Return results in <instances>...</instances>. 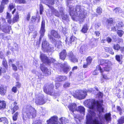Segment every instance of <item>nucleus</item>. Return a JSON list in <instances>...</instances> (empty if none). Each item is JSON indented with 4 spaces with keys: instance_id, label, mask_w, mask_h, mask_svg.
Here are the masks:
<instances>
[{
    "instance_id": "4be33fe9",
    "label": "nucleus",
    "mask_w": 124,
    "mask_h": 124,
    "mask_svg": "<svg viewBox=\"0 0 124 124\" xmlns=\"http://www.w3.org/2000/svg\"><path fill=\"white\" fill-rule=\"evenodd\" d=\"M76 110L77 111L80 112L81 113H82L83 115H84L85 109L84 107L81 106H79L77 108Z\"/></svg>"
},
{
    "instance_id": "4d7b16f0",
    "label": "nucleus",
    "mask_w": 124,
    "mask_h": 124,
    "mask_svg": "<svg viewBox=\"0 0 124 124\" xmlns=\"http://www.w3.org/2000/svg\"><path fill=\"white\" fill-rule=\"evenodd\" d=\"M101 25L100 23H96L95 25V28L96 29H97Z\"/></svg>"
},
{
    "instance_id": "37998d69",
    "label": "nucleus",
    "mask_w": 124,
    "mask_h": 124,
    "mask_svg": "<svg viewBox=\"0 0 124 124\" xmlns=\"http://www.w3.org/2000/svg\"><path fill=\"white\" fill-rule=\"evenodd\" d=\"M18 114V113L17 112L14 114L13 117V119L14 121H16V120Z\"/></svg>"
},
{
    "instance_id": "79ce46f5",
    "label": "nucleus",
    "mask_w": 124,
    "mask_h": 124,
    "mask_svg": "<svg viewBox=\"0 0 124 124\" xmlns=\"http://www.w3.org/2000/svg\"><path fill=\"white\" fill-rule=\"evenodd\" d=\"M15 2L18 3H25L26 1L24 0H15Z\"/></svg>"
},
{
    "instance_id": "9b49d317",
    "label": "nucleus",
    "mask_w": 124,
    "mask_h": 124,
    "mask_svg": "<svg viewBox=\"0 0 124 124\" xmlns=\"http://www.w3.org/2000/svg\"><path fill=\"white\" fill-rule=\"evenodd\" d=\"M54 38H59L60 37L57 32L54 30H52L51 31V35L49 36L50 39L54 41L55 40V39Z\"/></svg>"
},
{
    "instance_id": "2f4dec72",
    "label": "nucleus",
    "mask_w": 124,
    "mask_h": 124,
    "mask_svg": "<svg viewBox=\"0 0 124 124\" xmlns=\"http://www.w3.org/2000/svg\"><path fill=\"white\" fill-rule=\"evenodd\" d=\"M116 59L117 61L119 62L122 63V62H121V60L123 59V56L122 55H117L116 56Z\"/></svg>"
},
{
    "instance_id": "412c9836",
    "label": "nucleus",
    "mask_w": 124,
    "mask_h": 124,
    "mask_svg": "<svg viewBox=\"0 0 124 124\" xmlns=\"http://www.w3.org/2000/svg\"><path fill=\"white\" fill-rule=\"evenodd\" d=\"M17 102H15L14 103V107L13 106H10L11 108V110H12L13 112V113H14L18 109V105H17Z\"/></svg>"
},
{
    "instance_id": "b1692460",
    "label": "nucleus",
    "mask_w": 124,
    "mask_h": 124,
    "mask_svg": "<svg viewBox=\"0 0 124 124\" xmlns=\"http://www.w3.org/2000/svg\"><path fill=\"white\" fill-rule=\"evenodd\" d=\"M113 10L114 12L117 14H118L122 12V10L119 7L116 8Z\"/></svg>"
},
{
    "instance_id": "dca6fc26",
    "label": "nucleus",
    "mask_w": 124,
    "mask_h": 124,
    "mask_svg": "<svg viewBox=\"0 0 124 124\" xmlns=\"http://www.w3.org/2000/svg\"><path fill=\"white\" fill-rule=\"evenodd\" d=\"M50 8L51 10L52 13L54 14L55 16L57 17L60 16V14L58 11L53 7H50L49 5L46 4Z\"/></svg>"
},
{
    "instance_id": "4c0bfd02",
    "label": "nucleus",
    "mask_w": 124,
    "mask_h": 124,
    "mask_svg": "<svg viewBox=\"0 0 124 124\" xmlns=\"http://www.w3.org/2000/svg\"><path fill=\"white\" fill-rule=\"evenodd\" d=\"M117 33L119 36L121 37L122 36L124 33V31L122 30H118L117 31Z\"/></svg>"
},
{
    "instance_id": "c756f323",
    "label": "nucleus",
    "mask_w": 124,
    "mask_h": 124,
    "mask_svg": "<svg viewBox=\"0 0 124 124\" xmlns=\"http://www.w3.org/2000/svg\"><path fill=\"white\" fill-rule=\"evenodd\" d=\"M61 41H57L56 44H55V46L57 47L58 48L61 49L62 48V44Z\"/></svg>"
},
{
    "instance_id": "c03bdc74",
    "label": "nucleus",
    "mask_w": 124,
    "mask_h": 124,
    "mask_svg": "<svg viewBox=\"0 0 124 124\" xmlns=\"http://www.w3.org/2000/svg\"><path fill=\"white\" fill-rule=\"evenodd\" d=\"M2 64L3 66L5 68H6L8 67V65H7V62L5 59L3 60L2 62Z\"/></svg>"
},
{
    "instance_id": "aec40b11",
    "label": "nucleus",
    "mask_w": 124,
    "mask_h": 124,
    "mask_svg": "<svg viewBox=\"0 0 124 124\" xmlns=\"http://www.w3.org/2000/svg\"><path fill=\"white\" fill-rule=\"evenodd\" d=\"M98 70L99 71L101 74L102 73L103 71H104L101 69L100 66L98 65L96 67V70L94 71L93 73V75H97L98 73L97 71Z\"/></svg>"
},
{
    "instance_id": "e2e57ef3",
    "label": "nucleus",
    "mask_w": 124,
    "mask_h": 124,
    "mask_svg": "<svg viewBox=\"0 0 124 124\" xmlns=\"http://www.w3.org/2000/svg\"><path fill=\"white\" fill-rule=\"evenodd\" d=\"M106 40L108 43H109L111 42L112 39L109 37H108L106 39Z\"/></svg>"
},
{
    "instance_id": "f03ea898",
    "label": "nucleus",
    "mask_w": 124,
    "mask_h": 124,
    "mask_svg": "<svg viewBox=\"0 0 124 124\" xmlns=\"http://www.w3.org/2000/svg\"><path fill=\"white\" fill-rule=\"evenodd\" d=\"M23 118L24 120H26L27 119L34 118L36 115L35 109L30 105L26 106L23 109Z\"/></svg>"
},
{
    "instance_id": "6ab92c4d",
    "label": "nucleus",
    "mask_w": 124,
    "mask_h": 124,
    "mask_svg": "<svg viewBox=\"0 0 124 124\" xmlns=\"http://www.w3.org/2000/svg\"><path fill=\"white\" fill-rule=\"evenodd\" d=\"M68 107L69 109L73 113L74 110L76 109V105L75 103H71L69 105Z\"/></svg>"
},
{
    "instance_id": "774afa93",
    "label": "nucleus",
    "mask_w": 124,
    "mask_h": 124,
    "mask_svg": "<svg viewBox=\"0 0 124 124\" xmlns=\"http://www.w3.org/2000/svg\"><path fill=\"white\" fill-rule=\"evenodd\" d=\"M4 56L3 55V53L2 52H0V57L1 58H3Z\"/></svg>"
},
{
    "instance_id": "7ed1b4c3",
    "label": "nucleus",
    "mask_w": 124,
    "mask_h": 124,
    "mask_svg": "<svg viewBox=\"0 0 124 124\" xmlns=\"http://www.w3.org/2000/svg\"><path fill=\"white\" fill-rule=\"evenodd\" d=\"M67 120L64 117L61 118L60 119V122L57 121L58 117L57 116H55L52 117L47 121L48 124H66V121Z\"/></svg>"
},
{
    "instance_id": "7c9ffc66",
    "label": "nucleus",
    "mask_w": 124,
    "mask_h": 124,
    "mask_svg": "<svg viewBox=\"0 0 124 124\" xmlns=\"http://www.w3.org/2000/svg\"><path fill=\"white\" fill-rule=\"evenodd\" d=\"M11 28L10 26H8L6 27H4L3 29L2 30L3 32L5 33H9L10 30Z\"/></svg>"
},
{
    "instance_id": "1a4fd4ad",
    "label": "nucleus",
    "mask_w": 124,
    "mask_h": 124,
    "mask_svg": "<svg viewBox=\"0 0 124 124\" xmlns=\"http://www.w3.org/2000/svg\"><path fill=\"white\" fill-rule=\"evenodd\" d=\"M40 69L45 76H48L51 74L50 70L48 69L43 65H41Z\"/></svg>"
},
{
    "instance_id": "0e129e2a",
    "label": "nucleus",
    "mask_w": 124,
    "mask_h": 124,
    "mask_svg": "<svg viewBox=\"0 0 124 124\" xmlns=\"http://www.w3.org/2000/svg\"><path fill=\"white\" fill-rule=\"evenodd\" d=\"M59 8V10L60 12V13H62V14L63 13V8L62 7H60V8Z\"/></svg>"
},
{
    "instance_id": "13d9d810",
    "label": "nucleus",
    "mask_w": 124,
    "mask_h": 124,
    "mask_svg": "<svg viewBox=\"0 0 124 124\" xmlns=\"http://www.w3.org/2000/svg\"><path fill=\"white\" fill-rule=\"evenodd\" d=\"M104 49L106 52H108L110 50H111V48L109 47H106L104 48Z\"/></svg>"
},
{
    "instance_id": "3c124183",
    "label": "nucleus",
    "mask_w": 124,
    "mask_h": 124,
    "mask_svg": "<svg viewBox=\"0 0 124 124\" xmlns=\"http://www.w3.org/2000/svg\"><path fill=\"white\" fill-rule=\"evenodd\" d=\"M12 67L13 69L14 70L16 71L17 70V67L14 64H12Z\"/></svg>"
},
{
    "instance_id": "6e6d98bb",
    "label": "nucleus",
    "mask_w": 124,
    "mask_h": 124,
    "mask_svg": "<svg viewBox=\"0 0 124 124\" xmlns=\"http://www.w3.org/2000/svg\"><path fill=\"white\" fill-rule=\"evenodd\" d=\"M12 90V92H14L15 93H16L17 91V88L16 87L14 86L13 87Z\"/></svg>"
},
{
    "instance_id": "5701e85b",
    "label": "nucleus",
    "mask_w": 124,
    "mask_h": 124,
    "mask_svg": "<svg viewBox=\"0 0 124 124\" xmlns=\"http://www.w3.org/2000/svg\"><path fill=\"white\" fill-rule=\"evenodd\" d=\"M6 92V88L1 86L0 87V93L2 95H4Z\"/></svg>"
},
{
    "instance_id": "6e6552de",
    "label": "nucleus",
    "mask_w": 124,
    "mask_h": 124,
    "mask_svg": "<svg viewBox=\"0 0 124 124\" xmlns=\"http://www.w3.org/2000/svg\"><path fill=\"white\" fill-rule=\"evenodd\" d=\"M76 38L74 36H72L70 38L69 41L67 40L66 38L65 41L66 46L68 47L72 44L76 43Z\"/></svg>"
},
{
    "instance_id": "20e7f679",
    "label": "nucleus",
    "mask_w": 124,
    "mask_h": 124,
    "mask_svg": "<svg viewBox=\"0 0 124 124\" xmlns=\"http://www.w3.org/2000/svg\"><path fill=\"white\" fill-rule=\"evenodd\" d=\"M42 49L44 52H52L54 51V47L50 45L45 39H43L42 44Z\"/></svg>"
},
{
    "instance_id": "ddd939ff",
    "label": "nucleus",
    "mask_w": 124,
    "mask_h": 124,
    "mask_svg": "<svg viewBox=\"0 0 124 124\" xmlns=\"http://www.w3.org/2000/svg\"><path fill=\"white\" fill-rule=\"evenodd\" d=\"M35 103L38 105H42L45 103L44 100L43 99V96L42 95L41 97H39L36 99L35 101Z\"/></svg>"
},
{
    "instance_id": "a18cd8bd",
    "label": "nucleus",
    "mask_w": 124,
    "mask_h": 124,
    "mask_svg": "<svg viewBox=\"0 0 124 124\" xmlns=\"http://www.w3.org/2000/svg\"><path fill=\"white\" fill-rule=\"evenodd\" d=\"M111 69V68L110 66H107L104 68V70L106 71H108L110 70Z\"/></svg>"
},
{
    "instance_id": "39448f33",
    "label": "nucleus",
    "mask_w": 124,
    "mask_h": 124,
    "mask_svg": "<svg viewBox=\"0 0 124 124\" xmlns=\"http://www.w3.org/2000/svg\"><path fill=\"white\" fill-rule=\"evenodd\" d=\"M86 91L77 90L73 94V96L78 99L81 100L84 98L87 95Z\"/></svg>"
},
{
    "instance_id": "bb28decb",
    "label": "nucleus",
    "mask_w": 124,
    "mask_h": 124,
    "mask_svg": "<svg viewBox=\"0 0 124 124\" xmlns=\"http://www.w3.org/2000/svg\"><path fill=\"white\" fill-rule=\"evenodd\" d=\"M67 78L65 76H59L56 78V80L59 81L65 80Z\"/></svg>"
},
{
    "instance_id": "4468645a",
    "label": "nucleus",
    "mask_w": 124,
    "mask_h": 124,
    "mask_svg": "<svg viewBox=\"0 0 124 124\" xmlns=\"http://www.w3.org/2000/svg\"><path fill=\"white\" fill-rule=\"evenodd\" d=\"M100 64L101 65L110 66L112 65V63L108 60L102 59L101 60Z\"/></svg>"
},
{
    "instance_id": "473e14b6",
    "label": "nucleus",
    "mask_w": 124,
    "mask_h": 124,
    "mask_svg": "<svg viewBox=\"0 0 124 124\" xmlns=\"http://www.w3.org/2000/svg\"><path fill=\"white\" fill-rule=\"evenodd\" d=\"M62 18L63 20L67 21L69 19V17L66 14L65 15L63 13L61 14Z\"/></svg>"
},
{
    "instance_id": "9d476101",
    "label": "nucleus",
    "mask_w": 124,
    "mask_h": 124,
    "mask_svg": "<svg viewBox=\"0 0 124 124\" xmlns=\"http://www.w3.org/2000/svg\"><path fill=\"white\" fill-rule=\"evenodd\" d=\"M40 58L44 63L47 64H48L50 63V61L49 60V58L45 54H41Z\"/></svg>"
},
{
    "instance_id": "5fc2aeb1",
    "label": "nucleus",
    "mask_w": 124,
    "mask_h": 124,
    "mask_svg": "<svg viewBox=\"0 0 124 124\" xmlns=\"http://www.w3.org/2000/svg\"><path fill=\"white\" fill-rule=\"evenodd\" d=\"M102 76L103 78L104 79H109V77H108L107 75L105 74H102Z\"/></svg>"
},
{
    "instance_id": "680f3d73",
    "label": "nucleus",
    "mask_w": 124,
    "mask_h": 124,
    "mask_svg": "<svg viewBox=\"0 0 124 124\" xmlns=\"http://www.w3.org/2000/svg\"><path fill=\"white\" fill-rule=\"evenodd\" d=\"M11 18V16L10 15L9 13H7L6 18L7 19H10Z\"/></svg>"
},
{
    "instance_id": "8fccbe9b",
    "label": "nucleus",
    "mask_w": 124,
    "mask_h": 124,
    "mask_svg": "<svg viewBox=\"0 0 124 124\" xmlns=\"http://www.w3.org/2000/svg\"><path fill=\"white\" fill-rule=\"evenodd\" d=\"M117 110L120 112L119 114L120 115H121L122 114V109L120 107L118 106L117 107Z\"/></svg>"
},
{
    "instance_id": "cd10ccee",
    "label": "nucleus",
    "mask_w": 124,
    "mask_h": 124,
    "mask_svg": "<svg viewBox=\"0 0 124 124\" xmlns=\"http://www.w3.org/2000/svg\"><path fill=\"white\" fill-rule=\"evenodd\" d=\"M6 104L4 101H0V109H4L6 108Z\"/></svg>"
},
{
    "instance_id": "a878e982",
    "label": "nucleus",
    "mask_w": 124,
    "mask_h": 124,
    "mask_svg": "<svg viewBox=\"0 0 124 124\" xmlns=\"http://www.w3.org/2000/svg\"><path fill=\"white\" fill-rule=\"evenodd\" d=\"M19 16L18 15V13L17 12H16V15L13 19V21H12L13 23L18 21L19 19Z\"/></svg>"
},
{
    "instance_id": "393cba45",
    "label": "nucleus",
    "mask_w": 124,
    "mask_h": 124,
    "mask_svg": "<svg viewBox=\"0 0 124 124\" xmlns=\"http://www.w3.org/2000/svg\"><path fill=\"white\" fill-rule=\"evenodd\" d=\"M103 118L106 120L107 121H110L111 119L110 114V113L106 114Z\"/></svg>"
},
{
    "instance_id": "bf43d9fd",
    "label": "nucleus",
    "mask_w": 124,
    "mask_h": 124,
    "mask_svg": "<svg viewBox=\"0 0 124 124\" xmlns=\"http://www.w3.org/2000/svg\"><path fill=\"white\" fill-rule=\"evenodd\" d=\"M30 17V14L28 13V14H27L26 17V19L28 21L29 20Z\"/></svg>"
},
{
    "instance_id": "a19ab883",
    "label": "nucleus",
    "mask_w": 124,
    "mask_h": 124,
    "mask_svg": "<svg viewBox=\"0 0 124 124\" xmlns=\"http://www.w3.org/2000/svg\"><path fill=\"white\" fill-rule=\"evenodd\" d=\"M120 48V46L119 45L117 44H115L114 46V48L115 50H118Z\"/></svg>"
},
{
    "instance_id": "338daca9",
    "label": "nucleus",
    "mask_w": 124,
    "mask_h": 124,
    "mask_svg": "<svg viewBox=\"0 0 124 124\" xmlns=\"http://www.w3.org/2000/svg\"><path fill=\"white\" fill-rule=\"evenodd\" d=\"M89 64H88L87 62L86 63L84 64L83 66V67L84 68H86L88 66V65H89Z\"/></svg>"
},
{
    "instance_id": "f704fd0d",
    "label": "nucleus",
    "mask_w": 124,
    "mask_h": 124,
    "mask_svg": "<svg viewBox=\"0 0 124 124\" xmlns=\"http://www.w3.org/2000/svg\"><path fill=\"white\" fill-rule=\"evenodd\" d=\"M88 29V28L87 27V25L85 24L83 26L82 30V31L84 33H86L87 32Z\"/></svg>"
},
{
    "instance_id": "f257e3e1",
    "label": "nucleus",
    "mask_w": 124,
    "mask_h": 124,
    "mask_svg": "<svg viewBox=\"0 0 124 124\" xmlns=\"http://www.w3.org/2000/svg\"><path fill=\"white\" fill-rule=\"evenodd\" d=\"M70 14L72 19L74 20H77L82 21L83 19L87 15L86 11L84 9V7L81 5H77L75 8L73 6L69 7Z\"/></svg>"
},
{
    "instance_id": "603ef678",
    "label": "nucleus",
    "mask_w": 124,
    "mask_h": 124,
    "mask_svg": "<svg viewBox=\"0 0 124 124\" xmlns=\"http://www.w3.org/2000/svg\"><path fill=\"white\" fill-rule=\"evenodd\" d=\"M36 17L35 16H32L31 19V21L32 22H34L36 19Z\"/></svg>"
},
{
    "instance_id": "423d86ee",
    "label": "nucleus",
    "mask_w": 124,
    "mask_h": 124,
    "mask_svg": "<svg viewBox=\"0 0 124 124\" xmlns=\"http://www.w3.org/2000/svg\"><path fill=\"white\" fill-rule=\"evenodd\" d=\"M45 22L44 20H43L42 22L41 26L40 31V36L39 38L38 41L36 43V45L39 46L40 45V42L41 41V38L44 36V33L45 32Z\"/></svg>"
},
{
    "instance_id": "a211bd4d",
    "label": "nucleus",
    "mask_w": 124,
    "mask_h": 124,
    "mask_svg": "<svg viewBox=\"0 0 124 124\" xmlns=\"http://www.w3.org/2000/svg\"><path fill=\"white\" fill-rule=\"evenodd\" d=\"M8 0H2L0 6V13L2 12L4 8V6L5 4L8 3Z\"/></svg>"
},
{
    "instance_id": "052dcab7",
    "label": "nucleus",
    "mask_w": 124,
    "mask_h": 124,
    "mask_svg": "<svg viewBox=\"0 0 124 124\" xmlns=\"http://www.w3.org/2000/svg\"><path fill=\"white\" fill-rule=\"evenodd\" d=\"M118 29L117 27L116 26V27H112V30L113 31H116V30H117Z\"/></svg>"
},
{
    "instance_id": "f8f14e48",
    "label": "nucleus",
    "mask_w": 124,
    "mask_h": 124,
    "mask_svg": "<svg viewBox=\"0 0 124 124\" xmlns=\"http://www.w3.org/2000/svg\"><path fill=\"white\" fill-rule=\"evenodd\" d=\"M61 65L62 66V70L63 72L66 73H67L70 70V67L66 62L63 64H61Z\"/></svg>"
},
{
    "instance_id": "c85d7f7f",
    "label": "nucleus",
    "mask_w": 124,
    "mask_h": 124,
    "mask_svg": "<svg viewBox=\"0 0 124 124\" xmlns=\"http://www.w3.org/2000/svg\"><path fill=\"white\" fill-rule=\"evenodd\" d=\"M87 47L86 46L83 45L80 47V52L82 54L84 53L85 50L87 49Z\"/></svg>"
},
{
    "instance_id": "ea45409f",
    "label": "nucleus",
    "mask_w": 124,
    "mask_h": 124,
    "mask_svg": "<svg viewBox=\"0 0 124 124\" xmlns=\"http://www.w3.org/2000/svg\"><path fill=\"white\" fill-rule=\"evenodd\" d=\"M96 12L99 14H101L102 12V9L100 7H98L96 9Z\"/></svg>"
},
{
    "instance_id": "f3484780",
    "label": "nucleus",
    "mask_w": 124,
    "mask_h": 124,
    "mask_svg": "<svg viewBox=\"0 0 124 124\" xmlns=\"http://www.w3.org/2000/svg\"><path fill=\"white\" fill-rule=\"evenodd\" d=\"M67 54L66 50H63L60 53V58L62 60H64Z\"/></svg>"
},
{
    "instance_id": "09e8293b",
    "label": "nucleus",
    "mask_w": 124,
    "mask_h": 124,
    "mask_svg": "<svg viewBox=\"0 0 124 124\" xmlns=\"http://www.w3.org/2000/svg\"><path fill=\"white\" fill-rule=\"evenodd\" d=\"M15 6L13 4L11 3L9 5V8L10 10H11L12 9L14 8Z\"/></svg>"
},
{
    "instance_id": "2eb2a0df",
    "label": "nucleus",
    "mask_w": 124,
    "mask_h": 124,
    "mask_svg": "<svg viewBox=\"0 0 124 124\" xmlns=\"http://www.w3.org/2000/svg\"><path fill=\"white\" fill-rule=\"evenodd\" d=\"M68 56L69 57L70 59L72 62L75 63L78 61V60L76 58L75 56L74 55L72 52H71L69 53Z\"/></svg>"
},
{
    "instance_id": "de8ad7c7",
    "label": "nucleus",
    "mask_w": 124,
    "mask_h": 124,
    "mask_svg": "<svg viewBox=\"0 0 124 124\" xmlns=\"http://www.w3.org/2000/svg\"><path fill=\"white\" fill-rule=\"evenodd\" d=\"M70 84L68 83H66L63 85V87L64 88H66L70 86Z\"/></svg>"
},
{
    "instance_id": "58836bf2",
    "label": "nucleus",
    "mask_w": 124,
    "mask_h": 124,
    "mask_svg": "<svg viewBox=\"0 0 124 124\" xmlns=\"http://www.w3.org/2000/svg\"><path fill=\"white\" fill-rule=\"evenodd\" d=\"M123 25V24L122 22H119L116 24V26L118 29L120 28L121 27H122Z\"/></svg>"
},
{
    "instance_id": "c9c22d12",
    "label": "nucleus",
    "mask_w": 124,
    "mask_h": 124,
    "mask_svg": "<svg viewBox=\"0 0 124 124\" xmlns=\"http://www.w3.org/2000/svg\"><path fill=\"white\" fill-rule=\"evenodd\" d=\"M45 3H48L50 4L53 5L54 3V0H46L45 1Z\"/></svg>"
},
{
    "instance_id": "72a5a7b5",
    "label": "nucleus",
    "mask_w": 124,
    "mask_h": 124,
    "mask_svg": "<svg viewBox=\"0 0 124 124\" xmlns=\"http://www.w3.org/2000/svg\"><path fill=\"white\" fill-rule=\"evenodd\" d=\"M118 124H122L124 123V116L121 117L118 120Z\"/></svg>"
},
{
    "instance_id": "49530a36",
    "label": "nucleus",
    "mask_w": 124,
    "mask_h": 124,
    "mask_svg": "<svg viewBox=\"0 0 124 124\" xmlns=\"http://www.w3.org/2000/svg\"><path fill=\"white\" fill-rule=\"evenodd\" d=\"M43 11V6L41 5H40V13L41 15L42 14Z\"/></svg>"
},
{
    "instance_id": "0eeeda50",
    "label": "nucleus",
    "mask_w": 124,
    "mask_h": 124,
    "mask_svg": "<svg viewBox=\"0 0 124 124\" xmlns=\"http://www.w3.org/2000/svg\"><path fill=\"white\" fill-rule=\"evenodd\" d=\"M54 87L53 85L51 84L50 85H49L47 88H45L44 87V91L46 93L49 94L51 95H53V88Z\"/></svg>"
},
{
    "instance_id": "864d4df0",
    "label": "nucleus",
    "mask_w": 124,
    "mask_h": 124,
    "mask_svg": "<svg viewBox=\"0 0 124 124\" xmlns=\"http://www.w3.org/2000/svg\"><path fill=\"white\" fill-rule=\"evenodd\" d=\"M108 22L109 23L111 24L113 23V20L112 18H109L108 20Z\"/></svg>"
},
{
    "instance_id": "69168bd1",
    "label": "nucleus",
    "mask_w": 124,
    "mask_h": 124,
    "mask_svg": "<svg viewBox=\"0 0 124 124\" xmlns=\"http://www.w3.org/2000/svg\"><path fill=\"white\" fill-rule=\"evenodd\" d=\"M95 33L96 34V36H98L100 35V33L98 31H96L95 32Z\"/></svg>"
},
{
    "instance_id": "e433bc0d",
    "label": "nucleus",
    "mask_w": 124,
    "mask_h": 124,
    "mask_svg": "<svg viewBox=\"0 0 124 124\" xmlns=\"http://www.w3.org/2000/svg\"><path fill=\"white\" fill-rule=\"evenodd\" d=\"M92 60V58L90 56L87 57L86 59V61L87 62L88 64L89 65L91 63Z\"/></svg>"
}]
</instances>
